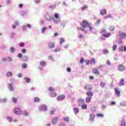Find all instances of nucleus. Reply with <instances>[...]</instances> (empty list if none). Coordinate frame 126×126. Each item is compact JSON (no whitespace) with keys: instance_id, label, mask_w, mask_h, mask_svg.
Listing matches in <instances>:
<instances>
[{"instance_id":"f257e3e1","label":"nucleus","mask_w":126,"mask_h":126,"mask_svg":"<svg viewBox=\"0 0 126 126\" xmlns=\"http://www.w3.org/2000/svg\"><path fill=\"white\" fill-rule=\"evenodd\" d=\"M38 110L40 112H46V111H48V108L46 104H42L38 106Z\"/></svg>"},{"instance_id":"f03ea898","label":"nucleus","mask_w":126,"mask_h":126,"mask_svg":"<svg viewBox=\"0 0 126 126\" xmlns=\"http://www.w3.org/2000/svg\"><path fill=\"white\" fill-rule=\"evenodd\" d=\"M101 34L102 35L103 37H105V38H109L110 36H111V33L108 32L107 33V31L106 30H102L101 32Z\"/></svg>"},{"instance_id":"7ed1b4c3","label":"nucleus","mask_w":126,"mask_h":126,"mask_svg":"<svg viewBox=\"0 0 126 126\" xmlns=\"http://www.w3.org/2000/svg\"><path fill=\"white\" fill-rule=\"evenodd\" d=\"M8 89L10 92H13L14 91V88H13V83L10 84L8 83Z\"/></svg>"},{"instance_id":"20e7f679","label":"nucleus","mask_w":126,"mask_h":126,"mask_svg":"<svg viewBox=\"0 0 126 126\" xmlns=\"http://www.w3.org/2000/svg\"><path fill=\"white\" fill-rule=\"evenodd\" d=\"M80 24L82 26L83 28H86V27H88L90 23L87 21L84 20L82 23H80Z\"/></svg>"},{"instance_id":"39448f33","label":"nucleus","mask_w":126,"mask_h":126,"mask_svg":"<svg viewBox=\"0 0 126 126\" xmlns=\"http://www.w3.org/2000/svg\"><path fill=\"white\" fill-rule=\"evenodd\" d=\"M14 114H16V115H21L22 113V110L20 108H16L14 110Z\"/></svg>"},{"instance_id":"423d86ee","label":"nucleus","mask_w":126,"mask_h":126,"mask_svg":"<svg viewBox=\"0 0 126 126\" xmlns=\"http://www.w3.org/2000/svg\"><path fill=\"white\" fill-rule=\"evenodd\" d=\"M2 62H7L8 63H10V62H12V59L9 57H3L2 59Z\"/></svg>"},{"instance_id":"0eeeda50","label":"nucleus","mask_w":126,"mask_h":126,"mask_svg":"<svg viewBox=\"0 0 126 126\" xmlns=\"http://www.w3.org/2000/svg\"><path fill=\"white\" fill-rule=\"evenodd\" d=\"M60 121V118L55 117L52 119V123L53 126H56L58 124V122Z\"/></svg>"},{"instance_id":"6e6552de","label":"nucleus","mask_w":126,"mask_h":126,"mask_svg":"<svg viewBox=\"0 0 126 126\" xmlns=\"http://www.w3.org/2000/svg\"><path fill=\"white\" fill-rule=\"evenodd\" d=\"M118 36H119L121 39H124L126 37V33H124L123 32L120 31L118 33Z\"/></svg>"},{"instance_id":"1a4fd4ad","label":"nucleus","mask_w":126,"mask_h":126,"mask_svg":"<svg viewBox=\"0 0 126 126\" xmlns=\"http://www.w3.org/2000/svg\"><path fill=\"white\" fill-rule=\"evenodd\" d=\"M19 14H20V15H21V16H24V15H26V14H28V11L27 10H21L19 12Z\"/></svg>"},{"instance_id":"9d476101","label":"nucleus","mask_w":126,"mask_h":126,"mask_svg":"<svg viewBox=\"0 0 126 126\" xmlns=\"http://www.w3.org/2000/svg\"><path fill=\"white\" fill-rule=\"evenodd\" d=\"M84 88L85 90H87V91L89 90V91H92L93 89L92 86L90 85H87L84 86Z\"/></svg>"},{"instance_id":"9b49d317","label":"nucleus","mask_w":126,"mask_h":126,"mask_svg":"<svg viewBox=\"0 0 126 126\" xmlns=\"http://www.w3.org/2000/svg\"><path fill=\"white\" fill-rule=\"evenodd\" d=\"M44 18L48 21H51V20H52V16H50L48 13H47L46 14L44 15Z\"/></svg>"},{"instance_id":"f8f14e48","label":"nucleus","mask_w":126,"mask_h":126,"mask_svg":"<svg viewBox=\"0 0 126 126\" xmlns=\"http://www.w3.org/2000/svg\"><path fill=\"white\" fill-rule=\"evenodd\" d=\"M65 98V96L63 95H60L58 96L57 98V101H63V100H64Z\"/></svg>"},{"instance_id":"ddd939ff","label":"nucleus","mask_w":126,"mask_h":126,"mask_svg":"<svg viewBox=\"0 0 126 126\" xmlns=\"http://www.w3.org/2000/svg\"><path fill=\"white\" fill-rule=\"evenodd\" d=\"M49 49H54L55 48V42H50L48 44Z\"/></svg>"},{"instance_id":"4468645a","label":"nucleus","mask_w":126,"mask_h":126,"mask_svg":"<svg viewBox=\"0 0 126 126\" xmlns=\"http://www.w3.org/2000/svg\"><path fill=\"white\" fill-rule=\"evenodd\" d=\"M86 94L88 97H91V98H92V96H93V92L92 91H89L88 92H86Z\"/></svg>"},{"instance_id":"2eb2a0df","label":"nucleus","mask_w":126,"mask_h":126,"mask_svg":"<svg viewBox=\"0 0 126 126\" xmlns=\"http://www.w3.org/2000/svg\"><path fill=\"white\" fill-rule=\"evenodd\" d=\"M119 86H124L125 85V80L121 79L119 82Z\"/></svg>"},{"instance_id":"dca6fc26","label":"nucleus","mask_w":126,"mask_h":126,"mask_svg":"<svg viewBox=\"0 0 126 126\" xmlns=\"http://www.w3.org/2000/svg\"><path fill=\"white\" fill-rule=\"evenodd\" d=\"M93 72L94 74H97L98 75H100V72H99V71H98V69L97 68L93 69Z\"/></svg>"},{"instance_id":"f3484780","label":"nucleus","mask_w":126,"mask_h":126,"mask_svg":"<svg viewBox=\"0 0 126 126\" xmlns=\"http://www.w3.org/2000/svg\"><path fill=\"white\" fill-rule=\"evenodd\" d=\"M118 51H119V52H122V51H124L125 52H126V46H122L121 47H120L119 48Z\"/></svg>"},{"instance_id":"a211bd4d","label":"nucleus","mask_w":126,"mask_h":126,"mask_svg":"<svg viewBox=\"0 0 126 126\" xmlns=\"http://www.w3.org/2000/svg\"><path fill=\"white\" fill-rule=\"evenodd\" d=\"M48 29L47 27H43L41 28V34H44L45 32H46V31Z\"/></svg>"},{"instance_id":"6ab92c4d","label":"nucleus","mask_w":126,"mask_h":126,"mask_svg":"<svg viewBox=\"0 0 126 126\" xmlns=\"http://www.w3.org/2000/svg\"><path fill=\"white\" fill-rule=\"evenodd\" d=\"M107 14V10H106V9H103L100 10V14L101 15H104V14Z\"/></svg>"},{"instance_id":"aec40b11","label":"nucleus","mask_w":126,"mask_h":126,"mask_svg":"<svg viewBox=\"0 0 126 126\" xmlns=\"http://www.w3.org/2000/svg\"><path fill=\"white\" fill-rule=\"evenodd\" d=\"M90 122H94V119L95 118V115L94 114H90Z\"/></svg>"},{"instance_id":"412c9836","label":"nucleus","mask_w":126,"mask_h":126,"mask_svg":"<svg viewBox=\"0 0 126 126\" xmlns=\"http://www.w3.org/2000/svg\"><path fill=\"white\" fill-rule=\"evenodd\" d=\"M7 100L8 99L7 98H3V99L0 100V104H1V103H4V104H5V103H7Z\"/></svg>"},{"instance_id":"4be33fe9","label":"nucleus","mask_w":126,"mask_h":126,"mask_svg":"<svg viewBox=\"0 0 126 126\" xmlns=\"http://www.w3.org/2000/svg\"><path fill=\"white\" fill-rule=\"evenodd\" d=\"M115 94H116L117 96H121V92L117 88H115Z\"/></svg>"},{"instance_id":"5701e85b","label":"nucleus","mask_w":126,"mask_h":126,"mask_svg":"<svg viewBox=\"0 0 126 126\" xmlns=\"http://www.w3.org/2000/svg\"><path fill=\"white\" fill-rule=\"evenodd\" d=\"M84 104V99H79L78 100V105L79 106H81V105H83Z\"/></svg>"},{"instance_id":"b1692460","label":"nucleus","mask_w":126,"mask_h":126,"mask_svg":"<svg viewBox=\"0 0 126 126\" xmlns=\"http://www.w3.org/2000/svg\"><path fill=\"white\" fill-rule=\"evenodd\" d=\"M73 111L75 113V115H77L79 113V108L78 107L74 108H73Z\"/></svg>"},{"instance_id":"393cba45","label":"nucleus","mask_w":126,"mask_h":126,"mask_svg":"<svg viewBox=\"0 0 126 126\" xmlns=\"http://www.w3.org/2000/svg\"><path fill=\"white\" fill-rule=\"evenodd\" d=\"M118 69L120 71H124V70H125V66L123 65H121L119 66Z\"/></svg>"},{"instance_id":"a878e982","label":"nucleus","mask_w":126,"mask_h":126,"mask_svg":"<svg viewBox=\"0 0 126 126\" xmlns=\"http://www.w3.org/2000/svg\"><path fill=\"white\" fill-rule=\"evenodd\" d=\"M24 80H25L26 83H30V81L31 80L29 77H25L24 78Z\"/></svg>"},{"instance_id":"bb28decb","label":"nucleus","mask_w":126,"mask_h":126,"mask_svg":"<svg viewBox=\"0 0 126 126\" xmlns=\"http://www.w3.org/2000/svg\"><path fill=\"white\" fill-rule=\"evenodd\" d=\"M120 125L121 126H126V121L125 119L123 118V120H121Z\"/></svg>"},{"instance_id":"cd10ccee","label":"nucleus","mask_w":126,"mask_h":126,"mask_svg":"<svg viewBox=\"0 0 126 126\" xmlns=\"http://www.w3.org/2000/svg\"><path fill=\"white\" fill-rule=\"evenodd\" d=\"M39 65H40V66H46V62H45V61L39 62Z\"/></svg>"},{"instance_id":"c85d7f7f","label":"nucleus","mask_w":126,"mask_h":126,"mask_svg":"<svg viewBox=\"0 0 126 126\" xmlns=\"http://www.w3.org/2000/svg\"><path fill=\"white\" fill-rule=\"evenodd\" d=\"M11 100L13 102L14 104H16V103H17V98L14 97H12Z\"/></svg>"},{"instance_id":"c756f323","label":"nucleus","mask_w":126,"mask_h":126,"mask_svg":"<svg viewBox=\"0 0 126 126\" xmlns=\"http://www.w3.org/2000/svg\"><path fill=\"white\" fill-rule=\"evenodd\" d=\"M22 30L23 31V32H25L26 30H27V27L26 25H23L22 26Z\"/></svg>"},{"instance_id":"7c9ffc66","label":"nucleus","mask_w":126,"mask_h":126,"mask_svg":"<svg viewBox=\"0 0 126 126\" xmlns=\"http://www.w3.org/2000/svg\"><path fill=\"white\" fill-rule=\"evenodd\" d=\"M52 20L53 21L55 24H58V23H61V20H56L55 18H53Z\"/></svg>"},{"instance_id":"2f4dec72","label":"nucleus","mask_w":126,"mask_h":126,"mask_svg":"<svg viewBox=\"0 0 126 126\" xmlns=\"http://www.w3.org/2000/svg\"><path fill=\"white\" fill-rule=\"evenodd\" d=\"M81 108L83 110H87V104H83L82 105Z\"/></svg>"},{"instance_id":"473e14b6","label":"nucleus","mask_w":126,"mask_h":126,"mask_svg":"<svg viewBox=\"0 0 126 126\" xmlns=\"http://www.w3.org/2000/svg\"><path fill=\"white\" fill-rule=\"evenodd\" d=\"M91 99H92V97H89V96L87 97L86 98V103H89V102H90V101H91Z\"/></svg>"},{"instance_id":"72a5a7b5","label":"nucleus","mask_w":126,"mask_h":126,"mask_svg":"<svg viewBox=\"0 0 126 126\" xmlns=\"http://www.w3.org/2000/svg\"><path fill=\"white\" fill-rule=\"evenodd\" d=\"M22 60L24 62H27L28 61V57L24 56L23 57Z\"/></svg>"},{"instance_id":"f704fd0d","label":"nucleus","mask_w":126,"mask_h":126,"mask_svg":"<svg viewBox=\"0 0 126 126\" xmlns=\"http://www.w3.org/2000/svg\"><path fill=\"white\" fill-rule=\"evenodd\" d=\"M96 106H92L91 108V110L92 112H93L94 113L96 112Z\"/></svg>"},{"instance_id":"c9c22d12","label":"nucleus","mask_w":126,"mask_h":126,"mask_svg":"<svg viewBox=\"0 0 126 126\" xmlns=\"http://www.w3.org/2000/svg\"><path fill=\"white\" fill-rule=\"evenodd\" d=\"M10 51L13 54L15 52V48L14 47H11L10 48Z\"/></svg>"},{"instance_id":"e433bc0d","label":"nucleus","mask_w":126,"mask_h":126,"mask_svg":"<svg viewBox=\"0 0 126 126\" xmlns=\"http://www.w3.org/2000/svg\"><path fill=\"white\" fill-rule=\"evenodd\" d=\"M88 8V5H84L83 7H81L82 10H85V9H87Z\"/></svg>"},{"instance_id":"4c0bfd02","label":"nucleus","mask_w":126,"mask_h":126,"mask_svg":"<svg viewBox=\"0 0 126 126\" xmlns=\"http://www.w3.org/2000/svg\"><path fill=\"white\" fill-rule=\"evenodd\" d=\"M6 75V76H7V77H10V76H12V73L11 72L9 71L7 72Z\"/></svg>"},{"instance_id":"58836bf2","label":"nucleus","mask_w":126,"mask_h":126,"mask_svg":"<svg viewBox=\"0 0 126 126\" xmlns=\"http://www.w3.org/2000/svg\"><path fill=\"white\" fill-rule=\"evenodd\" d=\"M91 63L92 64H95V63H96V60H95V59L92 58L91 61Z\"/></svg>"},{"instance_id":"ea45409f","label":"nucleus","mask_w":126,"mask_h":126,"mask_svg":"<svg viewBox=\"0 0 126 126\" xmlns=\"http://www.w3.org/2000/svg\"><path fill=\"white\" fill-rule=\"evenodd\" d=\"M89 29H90V31L91 32H92V30H93V29H94V28L92 27V25H91V24H90V25H89L88 27Z\"/></svg>"},{"instance_id":"a19ab883","label":"nucleus","mask_w":126,"mask_h":126,"mask_svg":"<svg viewBox=\"0 0 126 126\" xmlns=\"http://www.w3.org/2000/svg\"><path fill=\"white\" fill-rule=\"evenodd\" d=\"M34 101L36 103H39V102H40V99L37 97H35L34 99Z\"/></svg>"},{"instance_id":"79ce46f5","label":"nucleus","mask_w":126,"mask_h":126,"mask_svg":"<svg viewBox=\"0 0 126 126\" xmlns=\"http://www.w3.org/2000/svg\"><path fill=\"white\" fill-rule=\"evenodd\" d=\"M7 121H8L9 122V123H11V122H12V118L9 116L7 117Z\"/></svg>"},{"instance_id":"37998d69","label":"nucleus","mask_w":126,"mask_h":126,"mask_svg":"<svg viewBox=\"0 0 126 126\" xmlns=\"http://www.w3.org/2000/svg\"><path fill=\"white\" fill-rule=\"evenodd\" d=\"M19 47H20L21 48H23V47H24V46H25V43H24V42H20L19 44Z\"/></svg>"},{"instance_id":"c03bdc74","label":"nucleus","mask_w":126,"mask_h":126,"mask_svg":"<svg viewBox=\"0 0 126 126\" xmlns=\"http://www.w3.org/2000/svg\"><path fill=\"white\" fill-rule=\"evenodd\" d=\"M63 43H64V38L62 37V38L60 39V45H62V44H63Z\"/></svg>"},{"instance_id":"a18cd8bd","label":"nucleus","mask_w":126,"mask_h":126,"mask_svg":"<svg viewBox=\"0 0 126 126\" xmlns=\"http://www.w3.org/2000/svg\"><path fill=\"white\" fill-rule=\"evenodd\" d=\"M101 23V19H99L97 20L96 22L95 23V25L96 26L99 25Z\"/></svg>"},{"instance_id":"49530a36","label":"nucleus","mask_w":126,"mask_h":126,"mask_svg":"<svg viewBox=\"0 0 126 126\" xmlns=\"http://www.w3.org/2000/svg\"><path fill=\"white\" fill-rule=\"evenodd\" d=\"M23 115L25 117H28V115H29V114L28 113V112H27V111H26V110H25L23 111Z\"/></svg>"},{"instance_id":"de8ad7c7","label":"nucleus","mask_w":126,"mask_h":126,"mask_svg":"<svg viewBox=\"0 0 126 126\" xmlns=\"http://www.w3.org/2000/svg\"><path fill=\"white\" fill-rule=\"evenodd\" d=\"M63 120L65 122H67V123H69V120H70V118L69 117H66V118H63Z\"/></svg>"},{"instance_id":"09e8293b","label":"nucleus","mask_w":126,"mask_h":126,"mask_svg":"<svg viewBox=\"0 0 126 126\" xmlns=\"http://www.w3.org/2000/svg\"><path fill=\"white\" fill-rule=\"evenodd\" d=\"M108 53H109V51H108V50L103 49L102 50V54H103L104 55H105V54H108Z\"/></svg>"},{"instance_id":"8fccbe9b","label":"nucleus","mask_w":126,"mask_h":126,"mask_svg":"<svg viewBox=\"0 0 126 126\" xmlns=\"http://www.w3.org/2000/svg\"><path fill=\"white\" fill-rule=\"evenodd\" d=\"M105 66H106V65H100V66H97V68L98 69L102 70V68H103V67H105Z\"/></svg>"},{"instance_id":"3c124183","label":"nucleus","mask_w":126,"mask_h":126,"mask_svg":"<svg viewBox=\"0 0 126 126\" xmlns=\"http://www.w3.org/2000/svg\"><path fill=\"white\" fill-rule=\"evenodd\" d=\"M14 36H15V32H12L10 38H11V39H13V38H14Z\"/></svg>"},{"instance_id":"603ef678","label":"nucleus","mask_w":126,"mask_h":126,"mask_svg":"<svg viewBox=\"0 0 126 126\" xmlns=\"http://www.w3.org/2000/svg\"><path fill=\"white\" fill-rule=\"evenodd\" d=\"M110 31H114L115 30V27L114 26H111L109 28Z\"/></svg>"},{"instance_id":"864d4df0","label":"nucleus","mask_w":126,"mask_h":126,"mask_svg":"<svg viewBox=\"0 0 126 126\" xmlns=\"http://www.w3.org/2000/svg\"><path fill=\"white\" fill-rule=\"evenodd\" d=\"M126 105V102L123 101L122 103H120V106L125 107Z\"/></svg>"},{"instance_id":"5fc2aeb1","label":"nucleus","mask_w":126,"mask_h":126,"mask_svg":"<svg viewBox=\"0 0 126 126\" xmlns=\"http://www.w3.org/2000/svg\"><path fill=\"white\" fill-rule=\"evenodd\" d=\"M22 68L25 69L27 68V63H24L22 65Z\"/></svg>"},{"instance_id":"6e6d98bb","label":"nucleus","mask_w":126,"mask_h":126,"mask_svg":"<svg viewBox=\"0 0 126 126\" xmlns=\"http://www.w3.org/2000/svg\"><path fill=\"white\" fill-rule=\"evenodd\" d=\"M48 91H50V92H54V91H55V89H54L52 87H50L48 89Z\"/></svg>"},{"instance_id":"4d7b16f0","label":"nucleus","mask_w":126,"mask_h":126,"mask_svg":"<svg viewBox=\"0 0 126 126\" xmlns=\"http://www.w3.org/2000/svg\"><path fill=\"white\" fill-rule=\"evenodd\" d=\"M56 112V109L54 108L51 110V112L50 113V114L54 115L55 114V112Z\"/></svg>"},{"instance_id":"13d9d810","label":"nucleus","mask_w":126,"mask_h":126,"mask_svg":"<svg viewBox=\"0 0 126 126\" xmlns=\"http://www.w3.org/2000/svg\"><path fill=\"white\" fill-rule=\"evenodd\" d=\"M18 58H19V59H22V57H23V55L21 53H19L17 55Z\"/></svg>"},{"instance_id":"bf43d9fd","label":"nucleus","mask_w":126,"mask_h":126,"mask_svg":"<svg viewBox=\"0 0 126 126\" xmlns=\"http://www.w3.org/2000/svg\"><path fill=\"white\" fill-rule=\"evenodd\" d=\"M57 96V93H52L51 94V97H56Z\"/></svg>"},{"instance_id":"052dcab7","label":"nucleus","mask_w":126,"mask_h":126,"mask_svg":"<svg viewBox=\"0 0 126 126\" xmlns=\"http://www.w3.org/2000/svg\"><path fill=\"white\" fill-rule=\"evenodd\" d=\"M118 46L117 45H114L113 46V51H116V50H117V48Z\"/></svg>"},{"instance_id":"680f3d73","label":"nucleus","mask_w":126,"mask_h":126,"mask_svg":"<svg viewBox=\"0 0 126 126\" xmlns=\"http://www.w3.org/2000/svg\"><path fill=\"white\" fill-rule=\"evenodd\" d=\"M100 86H101V87H102V88H104V87H105V83H104V82H101V83H100Z\"/></svg>"},{"instance_id":"e2e57ef3","label":"nucleus","mask_w":126,"mask_h":126,"mask_svg":"<svg viewBox=\"0 0 126 126\" xmlns=\"http://www.w3.org/2000/svg\"><path fill=\"white\" fill-rule=\"evenodd\" d=\"M27 52V51L26 50V49H22V53L23 54H26V52Z\"/></svg>"},{"instance_id":"0e129e2a","label":"nucleus","mask_w":126,"mask_h":126,"mask_svg":"<svg viewBox=\"0 0 126 126\" xmlns=\"http://www.w3.org/2000/svg\"><path fill=\"white\" fill-rule=\"evenodd\" d=\"M96 116H97V117H101V118L104 117V115L102 114H96Z\"/></svg>"},{"instance_id":"69168bd1","label":"nucleus","mask_w":126,"mask_h":126,"mask_svg":"<svg viewBox=\"0 0 126 126\" xmlns=\"http://www.w3.org/2000/svg\"><path fill=\"white\" fill-rule=\"evenodd\" d=\"M61 51V48H56L54 50V52L55 53H57V52H60Z\"/></svg>"},{"instance_id":"338daca9","label":"nucleus","mask_w":126,"mask_h":126,"mask_svg":"<svg viewBox=\"0 0 126 126\" xmlns=\"http://www.w3.org/2000/svg\"><path fill=\"white\" fill-rule=\"evenodd\" d=\"M26 26H27V28H28V29H31V25L27 24V25H26Z\"/></svg>"},{"instance_id":"774afa93","label":"nucleus","mask_w":126,"mask_h":126,"mask_svg":"<svg viewBox=\"0 0 126 126\" xmlns=\"http://www.w3.org/2000/svg\"><path fill=\"white\" fill-rule=\"evenodd\" d=\"M18 7H19V8H22V7H23V4L22 3H20L18 6Z\"/></svg>"}]
</instances>
